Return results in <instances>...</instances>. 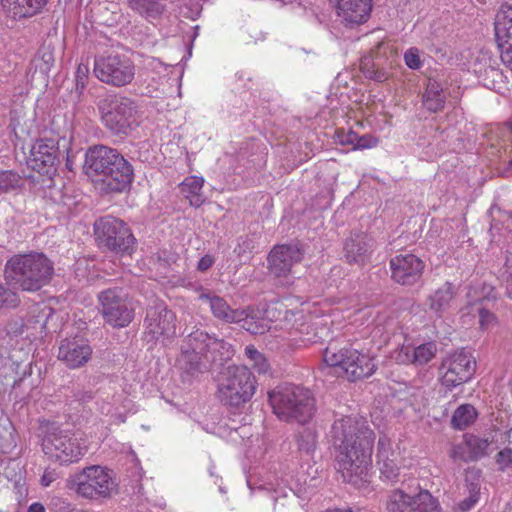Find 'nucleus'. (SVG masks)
<instances>
[{
  "instance_id": "6ab92c4d",
  "label": "nucleus",
  "mask_w": 512,
  "mask_h": 512,
  "mask_svg": "<svg viewBox=\"0 0 512 512\" xmlns=\"http://www.w3.org/2000/svg\"><path fill=\"white\" fill-rule=\"evenodd\" d=\"M91 356L92 348L83 339H64L59 345L58 359L70 369L83 367Z\"/></svg>"
},
{
  "instance_id": "f704fd0d",
  "label": "nucleus",
  "mask_w": 512,
  "mask_h": 512,
  "mask_svg": "<svg viewBox=\"0 0 512 512\" xmlns=\"http://www.w3.org/2000/svg\"><path fill=\"white\" fill-rule=\"evenodd\" d=\"M478 416L474 406L470 404L460 405L451 417V426L456 430H464L470 426Z\"/></svg>"
},
{
  "instance_id": "cd10ccee",
  "label": "nucleus",
  "mask_w": 512,
  "mask_h": 512,
  "mask_svg": "<svg viewBox=\"0 0 512 512\" xmlns=\"http://www.w3.org/2000/svg\"><path fill=\"white\" fill-rule=\"evenodd\" d=\"M480 455V438L474 434H465L463 441L454 446L451 456L463 462L477 461Z\"/></svg>"
},
{
  "instance_id": "0e129e2a",
  "label": "nucleus",
  "mask_w": 512,
  "mask_h": 512,
  "mask_svg": "<svg viewBox=\"0 0 512 512\" xmlns=\"http://www.w3.org/2000/svg\"><path fill=\"white\" fill-rule=\"evenodd\" d=\"M68 200H69V199H68L66 196H62V198L60 199V201H59V202H60L61 204H63L64 206L69 207V206H70V204H69Z\"/></svg>"
},
{
  "instance_id": "e433bc0d",
  "label": "nucleus",
  "mask_w": 512,
  "mask_h": 512,
  "mask_svg": "<svg viewBox=\"0 0 512 512\" xmlns=\"http://www.w3.org/2000/svg\"><path fill=\"white\" fill-rule=\"evenodd\" d=\"M278 311L279 313H284L283 319L280 320L279 324L281 329L286 330L290 336H294L296 332L301 331V327L304 326V323L299 322L303 318L300 311L283 310L282 307H280Z\"/></svg>"
},
{
  "instance_id": "5701e85b",
  "label": "nucleus",
  "mask_w": 512,
  "mask_h": 512,
  "mask_svg": "<svg viewBox=\"0 0 512 512\" xmlns=\"http://www.w3.org/2000/svg\"><path fill=\"white\" fill-rule=\"evenodd\" d=\"M199 298L208 301L212 314L226 323H240L247 318V310L231 309L222 297L202 293Z\"/></svg>"
},
{
  "instance_id": "37998d69",
  "label": "nucleus",
  "mask_w": 512,
  "mask_h": 512,
  "mask_svg": "<svg viewBox=\"0 0 512 512\" xmlns=\"http://www.w3.org/2000/svg\"><path fill=\"white\" fill-rule=\"evenodd\" d=\"M297 442L299 450L309 455L316 448L317 435L311 429H304L299 434Z\"/></svg>"
},
{
  "instance_id": "a211bd4d",
  "label": "nucleus",
  "mask_w": 512,
  "mask_h": 512,
  "mask_svg": "<svg viewBox=\"0 0 512 512\" xmlns=\"http://www.w3.org/2000/svg\"><path fill=\"white\" fill-rule=\"evenodd\" d=\"M337 17L346 26L367 22L372 11V0H334Z\"/></svg>"
},
{
  "instance_id": "338daca9",
  "label": "nucleus",
  "mask_w": 512,
  "mask_h": 512,
  "mask_svg": "<svg viewBox=\"0 0 512 512\" xmlns=\"http://www.w3.org/2000/svg\"><path fill=\"white\" fill-rule=\"evenodd\" d=\"M18 256H44L42 253H35V254H19Z\"/></svg>"
},
{
  "instance_id": "72a5a7b5",
  "label": "nucleus",
  "mask_w": 512,
  "mask_h": 512,
  "mask_svg": "<svg viewBox=\"0 0 512 512\" xmlns=\"http://www.w3.org/2000/svg\"><path fill=\"white\" fill-rule=\"evenodd\" d=\"M374 241L363 232L351 234L344 244L346 256H364L371 252Z\"/></svg>"
},
{
  "instance_id": "9b49d317",
  "label": "nucleus",
  "mask_w": 512,
  "mask_h": 512,
  "mask_svg": "<svg viewBox=\"0 0 512 512\" xmlns=\"http://www.w3.org/2000/svg\"><path fill=\"white\" fill-rule=\"evenodd\" d=\"M386 512H441L439 501L428 491L410 494L402 488L389 492L385 502Z\"/></svg>"
},
{
  "instance_id": "1a4fd4ad",
  "label": "nucleus",
  "mask_w": 512,
  "mask_h": 512,
  "mask_svg": "<svg viewBox=\"0 0 512 512\" xmlns=\"http://www.w3.org/2000/svg\"><path fill=\"white\" fill-rule=\"evenodd\" d=\"M93 71L101 82L120 88L133 82L136 66L127 55L110 54L96 58Z\"/></svg>"
},
{
  "instance_id": "6e6552de",
  "label": "nucleus",
  "mask_w": 512,
  "mask_h": 512,
  "mask_svg": "<svg viewBox=\"0 0 512 512\" xmlns=\"http://www.w3.org/2000/svg\"><path fill=\"white\" fill-rule=\"evenodd\" d=\"M94 234L100 247L111 252L132 254L135 237L123 220L105 216L94 223Z\"/></svg>"
},
{
  "instance_id": "a878e982",
  "label": "nucleus",
  "mask_w": 512,
  "mask_h": 512,
  "mask_svg": "<svg viewBox=\"0 0 512 512\" xmlns=\"http://www.w3.org/2000/svg\"><path fill=\"white\" fill-rule=\"evenodd\" d=\"M456 295L455 287L446 282L428 296L427 305L430 311L440 316L453 306Z\"/></svg>"
},
{
  "instance_id": "7c9ffc66",
  "label": "nucleus",
  "mask_w": 512,
  "mask_h": 512,
  "mask_svg": "<svg viewBox=\"0 0 512 512\" xmlns=\"http://www.w3.org/2000/svg\"><path fill=\"white\" fill-rule=\"evenodd\" d=\"M127 5L135 14L149 21L159 18L165 11L162 0H127Z\"/></svg>"
},
{
  "instance_id": "4c0bfd02",
  "label": "nucleus",
  "mask_w": 512,
  "mask_h": 512,
  "mask_svg": "<svg viewBox=\"0 0 512 512\" xmlns=\"http://www.w3.org/2000/svg\"><path fill=\"white\" fill-rule=\"evenodd\" d=\"M293 258H267L269 274L275 278L287 277L293 265Z\"/></svg>"
},
{
  "instance_id": "4468645a",
  "label": "nucleus",
  "mask_w": 512,
  "mask_h": 512,
  "mask_svg": "<svg viewBox=\"0 0 512 512\" xmlns=\"http://www.w3.org/2000/svg\"><path fill=\"white\" fill-rule=\"evenodd\" d=\"M494 31L501 60L512 71V1L500 6L494 19Z\"/></svg>"
},
{
  "instance_id": "8fccbe9b",
  "label": "nucleus",
  "mask_w": 512,
  "mask_h": 512,
  "mask_svg": "<svg viewBox=\"0 0 512 512\" xmlns=\"http://www.w3.org/2000/svg\"><path fill=\"white\" fill-rule=\"evenodd\" d=\"M404 60L406 65L410 69H419L422 66V62L420 60V53L417 48H410L404 54Z\"/></svg>"
},
{
  "instance_id": "680f3d73",
  "label": "nucleus",
  "mask_w": 512,
  "mask_h": 512,
  "mask_svg": "<svg viewBox=\"0 0 512 512\" xmlns=\"http://www.w3.org/2000/svg\"><path fill=\"white\" fill-rule=\"evenodd\" d=\"M493 288L491 286H486V285H482V288H481V291H482V296L485 294V295H490L491 292H492Z\"/></svg>"
},
{
  "instance_id": "13d9d810",
  "label": "nucleus",
  "mask_w": 512,
  "mask_h": 512,
  "mask_svg": "<svg viewBox=\"0 0 512 512\" xmlns=\"http://www.w3.org/2000/svg\"><path fill=\"white\" fill-rule=\"evenodd\" d=\"M27 512H45V507L41 503L35 502L28 507Z\"/></svg>"
},
{
  "instance_id": "79ce46f5",
  "label": "nucleus",
  "mask_w": 512,
  "mask_h": 512,
  "mask_svg": "<svg viewBox=\"0 0 512 512\" xmlns=\"http://www.w3.org/2000/svg\"><path fill=\"white\" fill-rule=\"evenodd\" d=\"M218 342L221 344L219 347L210 348L207 357L208 362H222L229 359L233 354L232 346L228 342L222 339H218Z\"/></svg>"
},
{
  "instance_id": "c03bdc74",
  "label": "nucleus",
  "mask_w": 512,
  "mask_h": 512,
  "mask_svg": "<svg viewBox=\"0 0 512 512\" xmlns=\"http://www.w3.org/2000/svg\"><path fill=\"white\" fill-rule=\"evenodd\" d=\"M20 299L16 292L0 283V309L15 308L19 305Z\"/></svg>"
},
{
  "instance_id": "774afa93",
  "label": "nucleus",
  "mask_w": 512,
  "mask_h": 512,
  "mask_svg": "<svg viewBox=\"0 0 512 512\" xmlns=\"http://www.w3.org/2000/svg\"><path fill=\"white\" fill-rule=\"evenodd\" d=\"M327 512H353V511L350 509H348V510L335 509V510H329Z\"/></svg>"
},
{
  "instance_id": "412c9836",
  "label": "nucleus",
  "mask_w": 512,
  "mask_h": 512,
  "mask_svg": "<svg viewBox=\"0 0 512 512\" xmlns=\"http://www.w3.org/2000/svg\"><path fill=\"white\" fill-rule=\"evenodd\" d=\"M353 357H355V349L338 348L337 346L330 345L323 353L324 369H330L331 373L337 377L349 380V367L351 366V361H354ZM356 359L358 360V358Z\"/></svg>"
},
{
  "instance_id": "de8ad7c7",
  "label": "nucleus",
  "mask_w": 512,
  "mask_h": 512,
  "mask_svg": "<svg viewBox=\"0 0 512 512\" xmlns=\"http://www.w3.org/2000/svg\"><path fill=\"white\" fill-rule=\"evenodd\" d=\"M242 321H244L243 328H245L251 334H264L270 328L265 322L257 323L253 318H249L248 313L247 318L243 319Z\"/></svg>"
},
{
  "instance_id": "4be33fe9",
  "label": "nucleus",
  "mask_w": 512,
  "mask_h": 512,
  "mask_svg": "<svg viewBox=\"0 0 512 512\" xmlns=\"http://www.w3.org/2000/svg\"><path fill=\"white\" fill-rule=\"evenodd\" d=\"M437 347L433 342H427L417 347L402 345L393 354V359L399 364H414L423 366L436 355Z\"/></svg>"
},
{
  "instance_id": "bb28decb",
  "label": "nucleus",
  "mask_w": 512,
  "mask_h": 512,
  "mask_svg": "<svg viewBox=\"0 0 512 512\" xmlns=\"http://www.w3.org/2000/svg\"><path fill=\"white\" fill-rule=\"evenodd\" d=\"M187 345L191 349V353L185 355L198 357V354H203V357L207 360L210 348L219 347L221 344L218 342V338L210 336L208 333L202 330H196L188 335Z\"/></svg>"
},
{
  "instance_id": "0eeeda50",
  "label": "nucleus",
  "mask_w": 512,
  "mask_h": 512,
  "mask_svg": "<svg viewBox=\"0 0 512 512\" xmlns=\"http://www.w3.org/2000/svg\"><path fill=\"white\" fill-rule=\"evenodd\" d=\"M102 122L112 133L128 135L138 126L136 102L121 94H108L97 103Z\"/></svg>"
},
{
  "instance_id": "bf43d9fd",
  "label": "nucleus",
  "mask_w": 512,
  "mask_h": 512,
  "mask_svg": "<svg viewBox=\"0 0 512 512\" xmlns=\"http://www.w3.org/2000/svg\"><path fill=\"white\" fill-rule=\"evenodd\" d=\"M507 295L512 298V273L505 278Z\"/></svg>"
},
{
  "instance_id": "b1692460",
  "label": "nucleus",
  "mask_w": 512,
  "mask_h": 512,
  "mask_svg": "<svg viewBox=\"0 0 512 512\" xmlns=\"http://www.w3.org/2000/svg\"><path fill=\"white\" fill-rule=\"evenodd\" d=\"M488 216L491 219V227L489 229L491 243L496 242L499 244L503 237L512 239V212L492 207L488 212Z\"/></svg>"
},
{
  "instance_id": "c9c22d12",
  "label": "nucleus",
  "mask_w": 512,
  "mask_h": 512,
  "mask_svg": "<svg viewBox=\"0 0 512 512\" xmlns=\"http://www.w3.org/2000/svg\"><path fill=\"white\" fill-rule=\"evenodd\" d=\"M423 101L426 108L437 112L443 108L445 98L440 84L436 81H429L426 91L423 95Z\"/></svg>"
},
{
  "instance_id": "20e7f679",
  "label": "nucleus",
  "mask_w": 512,
  "mask_h": 512,
  "mask_svg": "<svg viewBox=\"0 0 512 512\" xmlns=\"http://www.w3.org/2000/svg\"><path fill=\"white\" fill-rule=\"evenodd\" d=\"M49 258H9L5 265V279L24 291H37L46 285L53 274Z\"/></svg>"
},
{
  "instance_id": "49530a36",
  "label": "nucleus",
  "mask_w": 512,
  "mask_h": 512,
  "mask_svg": "<svg viewBox=\"0 0 512 512\" xmlns=\"http://www.w3.org/2000/svg\"><path fill=\"white\" fill-rule=\"evenodd\" d=\"M495 462L498 469L505 471L512 465V449L504 448L500 450L495 456Z\"/></svg>"
},
{
  "instance_id": "7ed1b4c3",
  "label": "nucleus",
  "mask_w": 512,
  "mask_h": 512,
  "mask_svg": "<svg viewBox=\"0 0 512 512\" xmlns=\"http://www.w3.org/2000/svg\"><path fill=\"white\" fill-rule=\"evenodd\" d=\"M257 389L254 374L246 366H228L220 374L216 397L225 406L238 408L249 402Z\"/></svg>"
},
{
  "instance_id": "393cba45",
  "label": "nucleus",
  "mask_w": 512,
  "mask_h": 512,
  "mask_svg": "<svg viewBox=\"0 0 512 512\" xmlns=\"http://www.w3.org/2000/svg\"><path fill=\"white\" fill-rule=\"evenodd\" d=\"M46 0H1L3 11L13 19H23L37 14Z\"/></svg>"
},
{
  "instance_id": "052dcab7",
  "label": "nucleus",
  "mask_w": 512,
  "mask_h": 512,
  "mask_svg": "<svg viewBox=\"0 0 512 512\" xmlns=\"http://www.w3.org/2000/svg\"><path fill=\"white\" fill-rule=\"evenodd\" d=\"M371 77L378 82H382L387 79V76H386L385 72H383V71H377Z\"/></svg>"
},
{
  "instance_id": "ea45409f",
  "label": "nucleus",
  "mask_w": 512,
  "mask_h": 512,
  "mask_svg": "<svg viewBox=\"0 0 512 512\" xmlns=\"http://www.w3.org/2000/svg\"><path fill=\"white\" fill-rule=\"evenodd\" d=\"M245 355L250 361H252V366L258 373H266L268 371L269 364L265 356L260 353L254 346H246Z\"/></svg>"
},
{
  "instance_id": "58836bf2",
  "label": "nucleus",
  "mask_w": 512,
  "mask_h": 512,
  "mask_svg": "<svg viewBox=\"0 0 512 512\" xmlns=\"http://www.w3.org/2000/svg\"><path fill=\"white\" fill-rule=\"evenodd\" d=\"M21 177L13 171L0 172V194L16 190L21 186Z\"/></svg>"
},
{
  "instance_id": "39448f33",
  "label": "nucleus",
  "mask_w": 512,
  "mask_h": 512,
  "mask_svg": "<svg viewBox=\"0 0 512 512\" xmlns=\"http://www.w3.org/2000/svg\"><path fill=\"white\" fill-rule=\"evenodd\" d=\"M41 446L46 458L61 466L79 462L86 453L75 433L53 424L46 426Z\"/></svg>"
},
{
  "instance_id": "f8f14e48",
  "label": "nucleus",
  "mask_w": 512,
  "mask_h": 512,
  "mask_svg": "<svg viewBox=\"0 0 512 512\" xmlns=\"http://www.w3.org/2000/svg\"><path fill=\"white\" fill-rule=\"evenodd\" d=\"M476 369V361L472 355L460 350L448 355L440 367L441 382L447 388H454L467 382Z\"/></svg>"
},
{
  "instance_id": "c756f323",
  "label": "nucleus",
  "mask_w": 512,
  "mask_h": 512,
  "mask_svg": "<svg viewBox=\"0 0 512 512\" xmlns=\"http://www.w3.org/2000/svg\"><path fill=\"white\" fill-rule=\"evenodd\" d=\"M204 178L200 176H188L179 185L181 194L193 207H200L205 202L202 193Z\"/></svg>"
},
{
  "instance_id": "9d476101",
  "label": "nucleus",
  "mask_w": 512,
  "mask_h": 512,
  "mask_svg": "<svg viewBox=\"0 0 512 512\" xmlns=\"http://www.w3.org/2000/svg\"><path fill=\"white\" fill-rule=\"evenodd\" d=\"M100 313L113 328L128 326L134 318V307L120 288H109L98 294Z\"/></svg>"
},
{
  "instance_id": "5fc2aeb1",
  "label": "nucleus",
  "mask_w": 512,
  "mask_h": 512,
  "mask_svg": "<svg viewBox=\"0 0 512 512\" xmlns=\"http://www.w3.org/2000/svg\"><path fill=\"white\" fill-rule=\"evenodd\" d=\"M56 479L54 471H45L41 477V484L48 487Z\"/></svg>"
},
{
  "instance_id": "a19ab883",
  "label": "nucleus",
  "mask_w": 512,
  "mask_h": 512,
  "mask_svg": "<svg viewBox=\"0 0 512 512\" xmlns=\"http://www.w3.org/2000/svg\"><path fill=\"white\" fill-rule=\"evenodd\" d=\"M305 250L299 241H292L287 244L276 245L272 248L268 256H295L296 254H304Z\"/></svg>"
},
{
  "instance_id": "4d7b16f0",
  "label": "nucleus",
  "mask_w": 512,
  "mask_h": 512,
  "mask_svg": "<svg viewBox=\"0 0 512 512\" xmlns=\"http://www.w3.org/2000/svg\"><path fill=\"white\" fill-rule=\"evenodd\" d=\"M481 317H482V326H484L485 324H489L495 320L494 315L485 309H482Z\"/></svg>"
},
{
  "instance_id": "6e6d98bb",
  "label": "nucleus",
  "mask_w": 512,
  "mask_h": 512,
  "mask_svg": "<svg viewBox=\"0 0 512 512\" xmlns=\"http://www.w3.org/2000/svg\"><path fill=\"white\" fill-rule=\"evenodd\" d=\"M213 263V258H200L197 264V269L199 271H206L213 265Z\"/></svg>"
},
{
  "instance_id": "2eb2a0df",
  "label": "nucleus",
  "mask_w": 512,
  "mask_h": 512,
  "mask_svg": "<svg viewBox=\"0 0 512 512\" xmlns=\"http://www.w3.org/2000/svg\"><path fill=\"white\" fill-rule=\"evenodd\" d=\"M85 165L89 174L105 172L108 165H112L124 177L127 170V160L117 150L107 146L98 145L88 149L85 154Z\"/></svg>"
},
{
  "instance_id": "473e14b6",
  "label": "nucleus",
  "mask_w": 512,
  "mask_h": 512,
  "mask_svg": "<svg viewBox=\"0 0 512 512\" xmlns=\"http://www.w3.org/2000/svg\"><path fill=\"white\" fill-rule=\"evenodd\" d=\"M466 486L470 493L468 498L462 500L458 507L462 512L469 511L479 500L480 493V474L478 470L468 469L466 471Z\"/></svg>"
},
{
  "instance_id": "2f4dec72",
  "label": "nucleus",
  "mask_w": 512,
  "mask_h": 512,
  "mask_svg": "<svg viewBox=\"0 0 512 512\" xmlns=\"http://www.w3.org/2000/svg\"><path fill=\"white\" fill-rule=\"evenodd\" d=\"M354 361H351L349 367V381H357L371 376L376 368L373 358L367 354L361 353L355 349Z\"/></svg>"
},
{
  "instance_id": "423d86ee",
  "label": "nucleus",
  "mask_w": 512,
  "mask_h": 512,
  "mask_svg": "<svg viewBox=\"0 0 512 512\" xmlns=\"http://www.w3.org/2000/svg\"><path fill=\"white\" fill-rule=\"evenodd\" d=\"M69 488L88 500L109 499L118 493V482L112 470L92 465L75 474Z\"/></svg>"
},
{
  "instance_id": "dca6fc26",
  "label": "nucleus",
  "mask_w": 512,
  "mask_h": 512,
  "mask_svg": "<svg viewBox=\"0 0 512 512\" xmlns=\"http://www.w3.org/2000/svg\"><path fill=\"white\" fill-rule=\"evenodd\" d=\"M58 146L54 140H37L30 149L27 165L39 174L51 176L56 171Z\"/></svg>"
},
{
  "instance_id": "f257e3e1",
  "label": "nucleus",
  "mask_w": 512,
  "mask_h": 512,
  "mask_svg": "<svg viewBox=\"0 0 512 512\" xmlns=\"http://www.w3.org/2000/svg\"><path fill=\"white\" fill-rule=\"evenodd\" d=\"M336 450V469L343 481L354 486L367 482L375 434L364 418L344 417L331 429Z\"/></svg>"
},
{
  "instance_id": "09e8293b",
  "label": "nucleus",
  "mask_w": 512,
  "mask_h": 512,
  "mask_svg": "<svg viewBox=\"0 0 512 512\" xmlns=\"http://www.w3.org/2000/svg\"><path fill=\"white\" fill-rule=\"evenodd\" d=\"M378 138L371 135V134H365V135H358L355 142V150H363V149H370L374 148L378 145Z\"/></svg>"
},
{
  "instance_id": "864d4df0",
  "label": "nucleus",
  "mask_w": 512,
  "mask_h": 512,
  "mask_svg": "<svg viewBox=\"0 0 512 512\" xmlns=\"http://www.w3.org/2000/svg\"><path fill=\"white\" fill-rule=\"evenodd\" d=\"M53 501L55 505H57V503L61 505L60 510L58 512H89L87 510H77L70 508V504L60 498H56Z\"/></svg>"
},
{
  "instance_id": "ddd939ff",
  "label": "nucleus",
  "mask_w": 512,
  "mask_h": 512,
  "mask_svg": "<svg viewBox=\"0 0 512 512\" xmlns=\"http://www.w3.org/2000/svg\"><path fill=\"white\" fill-rule=\"evenodd\" d=\"M403 460L400 448L393 447L390 438L386 435L380 436L377 444L376 464L381 478L390 483L398 482Z\"/></svg>"
},
{
  "instance_id": "a18cd8bd",
  "label": "nucleus",
  "mask_w": 512,
  "mask_h": 512,
  "mask_svg": "<svg viewBox=\"0 0 512 512\" xmlns=\"http://www.w3.org/2000/svg\"><path fill=\"white\" fill-rule=\"evenodd\" d=\"M188 353H191V349H186L182 352L181 354V357H180V362L183 363L185 365V368L188 370V371H200L201 370V365H202V357H203V354H198V357L195 358L193 356H187L185 357L186 354Z\"/></svg>"
},
{
  "instance_id": "69168bd1",
  "label": "nucleus",
  "mask_w": 512,
  "mask_h": 512,
  "mask_svg": "<svg viewBox=\"0 0 512 512\" xmlns=\"http://www.w3.org/2000/svg\"><path fill=\"white\" fill-rule=\"evenodd\" d=\"M22 381H23V377L19 378V379H14L13 382H12V387L13 388L18 387Z\"/></svg>"
},
{
  "instance_id": "c85d7f7f",
  "label": "nucleus",
  "mask_w": 512,
  "mask_h": 512,
  "mask_svg": "<svg viewBox=\"0 0 512 512\" xmlns=\"http://www.w3.org/2000/svg\"><path fill=\"white\" fill-rule=\"evenodd\" d=\"M118 170L114 166L108 165L105 172H99L95 175L102 176V181L105 183L107 188L112 192H121L130 186L133 179L132 166L127 161V170L124 177H120L117 173Z\"/></svg>"
},
{
  "instance_id": "aec40b11",
  "label": "nucleus",
  "mask_w": 512,
  "mask_h": 512,
  "mask_svg": "<svg viewBox=\"0 0 512 512\" xmlns=\"http://www.w3.org/2000/svg\"><path fill=\"white\" fill-rule=\"evenodd\" d=\"M425 264L421 258H391L392 278L402 285H413L421 277Z\"/></svg>"
},
{
  "instance_id": "3c124183",
  "label": "nucleus",
  "mask_w": 512,
  "mask_h": 512,
  "mask_svg": "<svg viewBox=\"0 0 512 512\" xmlns=\"http://www.w3.org/2000/svg\"><path fill=\"white\" fill-rule=\"evenodd\" d=\"M336 138L339 144L351 146L352 150H355V142L357 139V133L354 131H337Z\"/></svg>"
},
{
  "instance_id": "f03ea898",
  "label": "nucleus",
  "mask_w": 512,
  "mask_h": 512,
  "mask_svg": "<svg viewBox=\"0 0 512 512\" xmlns=\"http://www.w3.org/2000/svg\"><path fill=\"white\" fill-rule=\"evenodd\" d=\"M273 412L285 421L308 422L314 414V399L310 391L294 385L278 387L268 394Z\"/></svg>"
},
{
  "instance_id": "603ef678",
  "label": "nucleus",
  "mask_w": 512,
  "mask_h": 512,
  "mask_svg": "<svg viewBox=\"0 0 512 512\" xmlns=\"http://www.w3.org/2000/svg\"><path fill=\"white\" fill-rule=\"evenodd\" d=\"M485 155L486 158H488L490 164H494L496 158H502V146L499 143L489 144V147H487L485 150Z\"/></svg>"
},
{
  "instance_id": "e2e57ef3",
  "label": "nucleus",
  "mask_w": 512,
  "mask_h": 512,
  "mask_svg": "<svg viewBox=\"0 0 512 512\" xmlns=\"http://www.w3.org/2000/svg\"><path fill=\"white\" fill-rule=\"evenodd\" d=\"M503 239H504V240H506L507 238H504V237H503V238H501V242H500L499 244H497L496 242H493V243H491V242H490V247H491V248H490V250H489V251H490L492 254H495V253H496V251H494V250H493V245H494V244H495V245H497V246H500V249H503V246H501V244H502V243H504Z\"/></svg>"
},
{
  "instance_id": "f3484780",
  "label": "nucleus",
  "mask_w": 512,
  "mask_h": 512,
  "mask_svg": "<svg viewBox=\"0 0 512 512\" xmlns=\"http://www.w3.org/2000/svg\"><path fill=\"white\" fill-rule=\"evenodd\" d=\"M145 325L146 332L155 340L176 334V316L163 303H156L147 310Z\"/></svg>"
}]
</instances>
